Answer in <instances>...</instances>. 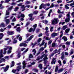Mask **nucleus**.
<instances>
[{
  "label": "nucleus",
  "instance_id": "f257e3e1",
  "mask_svg": "<svg viewBox=\"0 0 74 74\" xmlns=\"http://www.w3.org/2000/svg\"><path fill=\"white\" fill-rule=\"evenodd\" d=\"M44 56L45 57L43 58V60L45 61V62H44V63L45 64V65H46L47 62H48V61H45V60H47L48 59V58H47V54H43L41 56L40 58V57H38L37 59H36V60H39L40 59H42V58H43Z\"/></svg>",
  "mask_w": 74,
  "mask_h": 74
},
{
  "label": "nucleus",
  "instance_id": "f03ea898",
  "mask_svg": "<svg viewBox=\"0 0 74 74\" xmlns=\"http://www.w3.org/2000/svg\"><path fill=\"white\" fill-rule=\"evenodd\" d=\"M9 49V50L8 51V53H10L11 52V49H12V47H8L7 48H5L4 49V51L3 52V54H5L6 53V52H7V49Z\"/></svg>",
  "mask_w": 74,
  "mask_h": 74
},
{
  "label": "nucleus",
  "instance_id": "7ed1b4c3",
  "mask_svg": "<svg viewBox=\"0 0 74 74\" xmlns=\"http://www.w3.org/2000/svg\"><path fill=\"white\" fill-rule=\"evenodd\" d=\"M21 66H19L17 67V69L16 70H12V72L14 73H16V71H19V70H21Z\"/></svg>",
  "mask_w": 74,
  "mask_h": 74
},
{
  "label": "nucleus",
  "instance_id": "20e7f679",
  "mask_svg": "<svg viewBox=\"0 0 74 74\" xmlns=\"http://www.w3.org/2000/svg\"><path fill=\"white\" fill-rule=\"evenodd\" d=\"M59 34V33H56L55 32H54L51 34V37L52 38H55V37L56 36H57Z\"/></svg>",
  "mask_w": 74,
  "mask_h": 74
},
{
  "label": "nucleus",
  "instance_id": "39448f33",
  "mask_svg": "<svg viewBox=\"0 0 74 74\" xmlns=\"http://www.w3.org/2000/svg\"><path fill=\"white\" fill-rule=\"evenodd\" d=\"M12 8H13V6H11L9 8L8 10L6 11V14L5 15H8L10 14V12H9V10H12Z\"/></svg>",
  "mask_w": 74,
  "mask_h": 74
},
{
  "label": "nucleus",
  "instance_id": "423d86ee",
  "mask_svg": "<svg viewBox=\"0 0 74 74\" xmlns=\"http://www.w3.org/2000/svg\"><path fill=\"white\" fill-rule=\"evenodd\" d=\"M58 19L55 18L52 21V24L53 25H55L58 23Z\"/></svg>",
  "mask_w": 74,
  "mask_h": 74
},
{
  "label": "nucleus",
  "instance_id": "0eeeda50",
  "mask_svg": "<svg viewBox=\"0 0 74 74\" xmlns=\"http://www.w3.org/2000/svg\"><path fill=\"white\" fill-rule=\"evenodd\" d=\"M60 50L61 49H59L58 51V50L57 49H56L55 51H53V52L55 54V53H56L57 52H58V55H59L60 54Z\"/></svg>",
  "mask_w": 74,
  "mask_h": 74
},
{
  "label": "nucleus",
  "instance_id": "6e6552de",
  "mask_svg": "<svg viewBox=\"0 0 74 74\" xmlns=\"http://www.w3.org/2000/svg\"><path fill=\"white\" fill-rule=\"evenodd\" d=\"M47 43H45V44L44 45L45 47H41L40 49V51H42L44 49V48H45L46 47H47Z\"/></svg>",
  "mask_w": 74,
  "mask_h": 74
},
{
  "label": "nucleus",
  "instance_id": "1a4fd4ad",
  "mask_svg": "<svg viewBox=\"0 0 74 74\" xmlns=\"http://www.w3.org/2000/svg\"><path fill=\"white\" fill-rule=\"evenodd\" d=\"M14 33V32L13 31H8L7 32V34L8 35H12Z\"/></svg>",
  "mask_w": 74,
  "mask_h": 74
},
{
  "label": "nucleus",
  "instance_id": "9d476101",
  "mask_svg": "<svg viewBox=\"0 0 74 74\" xmlns=\"http://www.w3.org/2000/svg\"><path fill=\"white\" fill-rule=\"evenodd\" d=\"M5 21L6 23V25H8V24H9L10 23V19H6L5 20Z\"/></svg>",
  "mask_w": 74,
  "mask_h": 74
},
{
  "label": "nucleus",
  "instance_id": "9b49d317",
  "mask_svg": "<svg viewBox=\"0 0 74 74\" xmlns=\"http://www.w3.org/2000/svg\"><path fill=\"white\" fill-rule=\"evenodd\" d=\"M55 60H56V58H54L53 59V60L51 62V64H55V62H56Z\"/></svg>",
  "mask_w": 74,
  "mask_h": 74
},
{
  "label": "nucleus",
  "instance_id": "f8f14e48",
  "mask_svg": "<svg viewBox=\"0 0 74 74\" xmlns=\"http://www.w3.org/2000/svg\"><path fill=\"white\" fill-rule=\"evenodd\" d=\"M3 57V50H0V59L1 58Z\"/></svg>",
  "mask_w": 74,
  "mask_h": 74
},
{
  "label": "nucleus",
  "instance_id": "ddd939ff",
  "mask_svg": "<svg viewBox=\"0 0 74 74\" xmlns=\"http://www.w3.org/2000/svg\"><path fill=\"white\" fill-rule=\"evenodd\" d=\"M20 47H22L23 46V47H26V46H27V45L25 43H22L20 44Z\"/></svg>",
  "mask_w": 74,
  "mask_h": 74
},
{
  "label": "nucleus",
  "instance_id": "4468645a",
  "mask_svg": "<svg viewBox=\"0 0 74 74\" xmlns=\"http://www.w3.org/2000/svg\"><path fill=\"white\" fill-rule=\"evenodd\" d=\"M37 24H35L33 26V27H34V29H33L32 31L33 32H34V31L35 30V29H36V28L37 27Z\"/></svg>",
  "mask_w": 74,
  "mask_h": 74
},
{
  "label": "nucleus",
  "instance_id": "2eb2a0df",
  "mask_svg": "<svg viewBox=\"0 0 74 74\" xmlns=\"http://www.w3.org/2000/svg\"><path fill=\"white\" fill-rule=\"evenodd\" d=\"M22 63L24 65L23 66V69H24L25 68V67H26V63L25 62V61H24Z\"/></svg>",
  "mask_w": 74,
  "mask_h": 74
},
{
  "label": "nucleus",
  "instance_id": "dca6fc26",
  "mask_svg": "<svg viewBox=\"0 0 74 74\" xmlns=\"http://www.w3.org/2000/svg\"><path fill=\"white\" fill-rule=\"evenodd\" d=\"M70 17L66 18L65 20V22H66V23L69 22V21H70Z\"/></svg>",
  "mask_w": 74,
  "mask_h": 74
},
{
  "label": "nucleus",
  "instance_id": "f3484780",
  "mask_svg": "<svg viewBox=\"0 0 74 74\" xmlns=\"http://www.w3.org/2000/svg\"><path fill=\"white\" fill-rule=\"evenodd\" d=\"M54 7V5L53 4V3H52L51 4V5L49 8L46 9L45 10L46 11H47L48 10V9H49L50 8H52V7Z\"/></svg>",
  "mask_w": 74,
  "mask_h": 74
},
{
  "label": "nucleus",
  "instance_id": "a211bd4d",
  "mask_svg": "<svg viewBox=\"0 0 74 74\" xmlns=\"http://www.w3.org/2000/svg\"><path fill=\"white\" fill-rule=\"evenodd\" d=\"M8 68H9V66L8 65L6 66L5 68L4 69V71H7L8 70Z\"/></svg>",
  "mask_w": 74,
  "mask_h": 74
},
{
  "label": "nucleus",
  "instance_id": "6ab92c4d",
  "mask_svg": "<svg viewBox=\"0 0 74 74\" xmlns=\"http://www.w3.org/2000/svg\"><path fill=\"white\" fill-rule=\"evenodd\" d=\"M33 37H34V36L33 35L31 36H30L29 38L27 39V41H29L30 40H32V39L33 38Z\"/></svg>",
  "mask_w": 74,
  "mask_h": 74
},
{
  "label": "nucleus",
  "instance_id": "aec40b11",
  "mask_svg": "<svg viewBox=\"0 0 74 74\" xmlns=\"http://www.w3.org/2000/svg\"><path fill=\"white\" fill-rule=\"evenodd\" d=\"M5 41H7L8 43H10L11 42V39L9 38H6L5 39Z\"/></svg>",
  "mask_w": 74,
  "mask_h": 74
},
{
  "label": "nucleus",
  "instance_id": "412c9836",
  "mask_svg": "<svg viewBox=\"0 0 74 74\" xmlns=\"http://www.w3.org/2000/svg\"><path fill=\"white\" fill-rule=\"evenodd\" d=\"M44 6H45V5L44 4L42 3L40 6L39 9H41L42 7H43V8H44Z\"/></svg>",
  "mask_w": 74,
  "mask_h": 74
},
{
  "label": "nucleus",
  "instance_id": "4be33fe9",
  "mask_svg": "<svg viewBox=\"0 0 74 74\" xmlns=\"http://www.w3.org/2000/svg\"><path fill=\"white\" fill-rule=\"evenodd\" d=\"M5 61H6V60H5V59L2 58L0 60V63H1L3 62H5Z\"/></svg>",
  "mask_w": 74,
  "mask_h": 74
},
{
  "label": "nucleus",
  "instance_id": "5701e85b",
  "mask_svg": "<svg viewBox=\"0 0 74 74\" xmlns=\"http://www.w3.org/2000/svg\"><path fill=\"white\" fill-rule=\"evenodd\" d=\"M27 7V8H29L30 7V5H27V6H26L25 7L24 6V5H22L21 6V8H25V7Z\"/></svg>",
  "mask_w": 74,
  "mask_h": 74
},
{
  "label": "nucleus",
  "instance_id": "b1692460",
  "mask_svg": "<svg viewBox=\"0 0 74 74\" xmlns=\"http://www.w3.org/2000/svg\"><path fill=\"white\" fill-rule=\"evenodd\" d=\"M15 64V63L14 61L12 62V64L11 65L10 67H13L14 66V64Z\"/></svg>",
  "mask_w": 74,
  "mask_h": 74
},
{
  "label": "nucleus",
  "instance_id": "393cba45",
  "mask_svg": "<svg viewBox=\"0 0 74 74\" xmlns=\"http://www.w3.org/2000/svg\"><path fill=\"white\" fill-rule=\"evenodd\" d=\"M1 27H5V25L4 24V23H2L1 24Z\"/></svg>",
  "mask_w": 74,
  "mask_h": 74
},
{
  "label": "nucleus",
  "instance_id": "a878e982",
  "mask_svg": "<svg viewBox=\"0 0 74 74\" xmlns=\"http://www.w3.org/2000/svg\"><path fill=\"white\" fill-rule=\"evenodd\" d=\"M45 40H43L41 44L40 45V47H41L42 45H43L44 44H45Z\"/></svg>",
  "mask_w": 74,
  "mask_h": 74
},
{
  "label": "nucleus",
  "instance_id": "bb28decb",
  "mask_svg": "<svg viewBox=\"0 0 74 74\" xmlns=\"http://www.w3.org/2000/svg\"><path fill=\"white\" fill-rule=\"evenodd\" d=\"M62 39H63L65 41H66L67 40V38L66 36H64L62 38Z\"/></svg>",
  "mask_w": 74,
  "mask_h": 74
},
{
  "label": "nucleus",
  "instance_id": "cd10ccee",
  "mask_svg": "<svg viewBox=\"0 0 74 74\" xmlns=\"http://www.w3.org/2000/svg\"><path fill=\"white\" fill-rule=\"evenodd\" d=\"M70 29L69 28H68L66 30H65V32L66 33H68V32H69V31H70Z\"/></svg>",
  "mask_w": 74,
  "mask_h": 74
},
{
  "label": "nucleus",
  "instance_id": "c85d7f7f",
  "mask_svg": "<svg viewBox=\"0 0 74 74\" xmlns=\"http://www.w3.org/2000/svg\"><path fill=\"white\" fill-rule=\"evenodd\" d=\"M74 1L73 2V3H72L70 4V6H71V7L72 6V8H73V7H74Z\"/></svg>",
  "mask_w": 74,
  "mask_h": 74
},
{
  "label": "nucleus",
  "instance_id": "c756f323",
  "mask_svg": "<svg viewBox=\"0 0 74 74\" xmlns=\"http://www.w3.org/2000/svg\"><path fill=\"white\" fill-rule=\"evenodd\" d=\"M58 12L59 14L60 13L61 14H64V12H61L60 10L59 9L58 10Z\"/></svg>",
  "mask_w": 74,
  "mask_h": 74
},
{
  "label": "nucleus",
  "instance_id": "7c9ffc66",
  "mask_svg": "<svg viewBox=\"0 0 74 74\" xmlns=\"http://www.w3.org/2000/svg\"><path fill=\"white\" fill-rule=\"evenodd\" d=\"M46 30V33H48L49 32V31L48 30V27H46L45 28Z\"/></svg>",
  "mask_w": 74,
  "mask_h": 74
},
{
  "label": "nucleus",
  "instance_id": "2f4dec72",
  "mask_svg": "<svg viewBox=\"0 0 74 74\" xmlns=\"http://www.w3.org/2000/svg\"><path fill=\"white\" fill-rule=\"evenodd\" d=\"M18 9H19V8H18V7H16L15 8V9L14 10V11H18Z\"/></svg>",
  "mask_w": 74,
  "mask_h": 74
},
{
  "label": "nucleus",
  "instance_id": "473e14b6",
  "mask_svg": "<svg viewBox=\"0 0 74 74\" xmlns=\"http://www.w3.org/2000/svg\"><path fill=\"white\" fill-rule=\"evenodd\" d=\"M63 69H60L58 70V73H60V72H62V71H63Z\"/></svg>",
  "mask_w": 74,
  "mask_h": 74
},
{
  "label": "nucleus",
  "instance_id": "72a5a7b5",
  "mask_svg": "<svg viewBox=\"0 0 74 74\" xmlns=\"http://www.w3.org/2000/svg\"><path fill=\"white\" fill-rule=\"evenodd\" d=\"M32 52H34V55L36 53V50L35 49H34L32 50Z\"/></svg>",
  "mask_w": 74,
  "mask_h": 74
},
{
  "label": "nucleus",
  "instance_id": "f704fd0d",
  "mask_svg": "<svg viewBox=\"0 0 74 74\" xmlns=\"http://www.w3.org/2000/svg\"><path fill=\"white\" fill-rule=\"evenodd\" d=\"M66 28H67V26H64L62 28V29H63V30H65Z\"/></svg>",
  "mask_w": 74,
  "mask_h": 74
},
{
  "label": "nucleus",
  "instance_id": "c9c22d12",
  "mask_svg": "<svg viewBox=\"0 0 74 74\" xmlns=\"http://www.w3.org/2000/svg\"><path fill=\"white\" fill-rule=\"evenodd\" d=\"M17 31V32H20L21 31V29H20V27H18L16 29Z\"/></svg>",
  "mask_w": 74,
  "mask_h": 74
},
{
  "label": "nucleus",
  "instance_id": "e433bc0d",
  "mask_svg": "<svg viewBox=\"0 0 74 74\" xmlns=\"http://www.w3.org/2000/svg\"><path fill=\"white\" fill-rule=\"evenodd\" d=\"M58 67L56 66V69H55V72H57V71H58Z\"/></svg>",
  "mask_w": 74,
  "mask_h": 74
},
{
  "label": "nucleus",
  "instance_id": "4c0bfd02",
  "mask_svg": "<svg viewBox=\"0 0 74 74\" xmlns=\"http://www.w3.org/2000/svg\"><path fill=\"white\" fill-rule=\"evenodd\" d=\"M61 35H60V37H62V36H63V31H61Z\"/></svg>",
  "mask_w": 74,
  "mask_h": 74
},
{
  "label": "nucleus",
  "instance_id": "58836bf2",
  "mask_svg": "<svg viewBox=\"0 0 74 74\" xmlns=\"http://www.w3.org/2000/svg\"><path fill=\"white\" fill-rule=\"evenodd\" d=\"M16 38H15L14 40V41H13V43L14 44H15V43H16V42H17V40H16Z\"/></svg>",
  "mask_w": 74,
  "mask_h": 74
},
{
  "label": "nucleus",
  "instance_id": "ea45409f",
  "mask_svg": "<svg viewBox=\"0 0 74 74\" xmlns=\"http://www.w3.org/2000/svg\"><path fill=\"white\" fill-rule=\"evenodd\" d=\"M33 28H31L29 30V32H31L32 31L33 32Z\"/></svg>",
  "mask_w": 74,
  "mask_h": 74
},
{
  "label": "nucleus",
  "instance_id": "a19ab883",
  "mask_svg": "<svg viewBox=\"0 0 74 74\" xmlns=\"http://www.w3.org/2000/svg\"><path fill=\"white\" fill-rule=\"evenodd\" d=\"M58 62L59 63L60 66H61V65H62V62L60 60H59V61H58Z\"/></svg>",
  "mask_w": 74,
  "mask_h": 74
},
{
  "label": "nucleus",
  "instance_id": "79ce46f5",
  "mask_svg": "<svg viewBox=\"0 0 74 74\" xmlns=\"http://www.w3.org/2000/svg\"><path fill=\"white\" fill-rule=\"evenodd\" d=\"M66 44L69 45L70 44V42H67L66 43Z\"/></svg>",
  "mask_w": 74,
  "mask_h": 74
},
{
  "label": "nucleus",
  "instance_id": "37998d69",
  "mask_svg": "<svg viewBox=\"0 0 74 74\" xmlns=\"http://www.w3.org/2000/svg\"><path fill=\"white\" fill-rule=\"evenodd\" d=\"M42 39L41 38H39L38 39L37 41V42H40V41H41V40Z\"/></svg>",
  "mask_w": 74,
  "mask_h": 74
},
{
  "label": "nucleus",
  "instance_id": "c03bdc74",
  "mask_svg": "<svg viewBox=\"0 0 74 74\" xmlns=\"http://www.w3.org/2000/svg\"><path fill=\"white\" fill-rule=\"evenodd\" d=\"M51 43H52V40H50L49 41L48 43V45H50V44H51Z\"/></svg>",
  "mask_w": 74,
  "mask_h": 74
},
{
  "label": "nucleus",
  "instance_id": "a18cd8bd",
  "mask_svg": "<svg viewBox=\"0 0 74 74\" xmlns=\"http://www.w3.org/2000/svg\"><path fill=\"white\" fill-rule=\"evenodd\" d=\"M23 4V3H21L19 4H18L17 5L18 7H20V6H22V5Z\"/></svg>",
  "mask_w": 74,
  "mask_h": 74
},
{
  "label": "nucleus",
  "instance_id": "49530a36",
  "mask_svg": "<svg viewBox=\"0 0 74 74\" xmlns=\"http://www.w3.org/2000/svg\"><path fill=\"white\" fill-rule=\"evenodd\" d=\"M53 27H51L50 30V32H52L53 31Z\"/></svg>",
  "mask_w": 74,
  "mask_h": 74
},
{
  "label": "nucleus",
  "instance_id": "de8ad7c7",
  "mask_svg": "<svg viewBox=\"0 0 74 74\" xmlns=\"http://www.w3.org/2000/svg\"><path fill=\"white\" fill-rule=\"evenodd\" d=\"M65 8L66 9V10H68V9H69V7L67 6V5H65Z\"/></svg>",
  "mask_w": 74,
  "mask_h": 74
},
{
  "label": "nucleus",
  "instance_id": "09e8293b",
  "mask_svg": "<svg viewBox=\"0 0 74 74\" xmlns=\"http://www.w3.org/2000/svg\"><path fill=\"white\" fill-rule=\"evenodd\" d=\"M20 17L21 18H25V15L23 14H21V15Z\"/></svg>",
  "mask_w": 74,
  "mask_h": 74
},
{
  "label": "nucleus",
  "instance_id": "8fccbe9b",
  "mask_svg": "<svg viewBox=\"0 0 74 74\" xmlns=\"http://www.w3.org/2000/svg\"><path fill=\"white\" fill-rule=\"evenodd\" d=\"M38 67L40 69H42V65L41 64L39 65Z\"/></svg>",
  "mask_w": 74,
  "mask_h": 74
},
{
  "label": "nucleus",
  "instance_id": "3c124183",
  "mask_svg": "<svg viewBox=\"0 0 74 74\" xmlns=\"http://www.w3.org/2000/svg\"><path fill=\"white\" fill-rule=\"evenodd\" d=\"M19 40L20 41H22V37L21 36L19 37Z\"/></svg>",
  "mask_w": 74,
  "mask_h": 74
},
{
  "label": "nucleus",
  "instance_id": "603ef678",
  "mask_svg": "<svg viewBox=\"0 0 74 74\" xmlns=\"http://www.w3.org/2000/svg\"><path fill=\"white\" fill-rule=\"evenodd\" d=\"M21 57V55H20V54H18L17 56V58H20Z\"/></svg>",
  "mask_w": 74,
  "mask_h": 74
},
{
  "label": "nucleus",
  "instance_id": "864d4df0",
  "mask_svg": "<svg viewBox=\"0 0 74 74\" xmlns=\"http://www.w3.org/2000/svg\"><path fill=\"white\" fill-rule=\"evenodd\" d=\"M55 45V43H53L52 45V47H54Z\"/></svg>",
  "mask_w": 74,
  "mask_h": 74
},
{
  "label": "nucleus",
  "instance_id": "5fc2aeb1",
  "mask_svg": "<svg viewBox=\"0 0 74 74\" xmlns=\"http://www.w3.org/2000/svg\"><path fill=\"white\" fill-rule=\"evenodd\" d=\"M15 21H16V19H15V18L14 17L12 20V22H15Z\"/></svg>",
  "mask_w": 74,
  "mask_h": 74
},
{
  "label": "nucleus",
  "instance_id": "6e6d98bb",
  "mask_svg": "<svg viewBox=\"0 0 74 74\" xmlns=\"http://www.w3.org/2000/svg\"><path fill=\"white\" fill-rule=\"evenodd\" d=\"M11 1L10 0H5V3H8V2H9V1Z\"/></svg>",
  "mask_w": 74,
  "mask_h": 74
},
{
  "label": "nucleus",
  "instance_id": "4d7b16f0",
  "mask_svg": "<svg viewBox=\"0 0 74 74\" xmlns=\"http://www.w3.org/2000/svg\"><path fill=\"white\" fill-rule=\"evenodd\" d=\"M19 25H20L19 24H17L14 27V28L15 29V28H16L17 27V26H19Z\"/></svg>",
  "mask_w": 74,
  "mask_h": 74
},
{
  "label": "nucleus",
  "instance_id": "13d9d810",
  "mask_svg": "<svg viewBox=\"0 0 74 74\" xmlns=\"http://www.w3.org/2000/svg\"><path fill=\"white\" fill-rule=\"evenodd\" d=\"M46 40H51V38H49L48 37H47L46 38Z\"/></svg>",
  "mask_w": 74,
  "mask_h": 74
},
{
  "label": "nucleus",
  "instance_id": "bf43d9fd",
  "mask_svg": "<svg viewBox=\"0 0 74 74\" xmlns=\"http://www.w3.org/2000/svg\"><path fill=\"white\" fill-rule=\"evenodd\" d=\"M67 17H70V12H69L68 14L66 15Z\"/></svg>",
  "mask_w": 74,
  "mask_h": 74
},
{
  "label": "nucleus",
  "instance_id": "052dcab7",
  "mask_svg": "<svg viewBox=\"0 0 74 74\" xmlns=\"http://www.w3.org/2000/svg\"><path fill=\"white\" fill-rule=\"evenodd\" d=\"M4 58L5 59H8L9 58V56H5Z\"/></svg>",
  "mask_w": 74,
  "mask_h": 74
},
{
  "label": "nucleus",
  "instance_id": "680f3d73",
  "mask_svg": "<svg viewBox=\"0 0 74 74\" xmlns=\"http://www.w3.org/2000/svg\"><path fill=\"white\" fill-rule=\"evenodd\" d=\"M0 36L2 37H3L4 36V35L3 34V33H0Z\"/></svg>",
  "mask_w": 74,
  "mask_h": 74
},
{
  "label": "nucleus",
  "instance_id": "e2e57ef3",
  "mask_svg": "<svg viewBox=\"0 0 74 74\" xmlns=\"http://www.w3.org/2000/svg\"><path fill=\"white\" fill-rule=\"evenodd\" d=\"M65 23L64 22H63L62 23V22H60L59 23V25H60V24H62V25H63Z\"/></svg>",
  "mask_w": 74,
  "mask_h": 74
},
{
  "label": "nucleus",
  "instance_id": "0e129e2a",
  "mask_svg": "<svg viewBox=\"0 0 74 74\" xmlns=\"http://www.w3.org/2000/svg\"><path fill=\"white\" fill-rule=\"evenodd\" d=\"M4 30L3 29H1L0 30V32H4Z\"/></svg>",
  "mask_w": 74,
  "mask_h": 74
},
{
  "label": "nucleus",
  "instance_id": "69168bd1",
  "mask_svg": "<svg viewBox=\"0 0 74 74\" xmlns=\"http://www.w3.org/2000/svg\"><path fill=\"white\" fill-rule=\"evenodd\" d=\"M29 58H33V55L32 54H30L29 55Z\"/></svg>",
  "mask_w": 74,
  "mask_h": 74
},
{
  "label": "nucleus",
  "instance_id": "338daca9",
  "mask_svg": "<svg viewBox=\"0 0 74 74\" xmlns=\"http://www.w3.org/2000/svg\"><path fill=\"white\" fill-rule=\"evenodd\" d=\"M28 15L29 17H32V16H33V14H29Z\"/></svg>",
  "mask_w": 74,
  "mask_h": 74
},
{
  "label": "nucleus",
  "instance_id": "774afa93",
  "mask_svg": "<svg viewBox=\"0 0 74 74\" xmlns=\"http://www.w3.org/2000/svg\"><path fill=\"white\" fill-rule=\"evenodd\" d=\"M71 15H72V16H73V17H74V12H73L71 13Z\"/></svg>",
  "mask_w": 74,
  "mask_h": 74
}]
</instances>
